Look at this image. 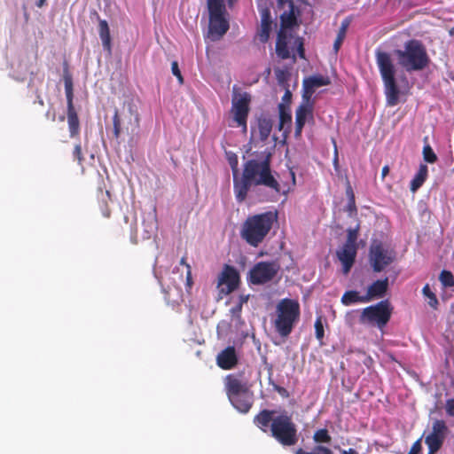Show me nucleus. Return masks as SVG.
Returning a JSON list of instances; mask_svg holds the SVG:
<instances>
[{"label":"nucleus","instance_id":"f257e3e1","mask_svg":"<svg viewBox=\"0 0 454 454\" xmlns=\"http://www.w3.org/2000/svg\"><path fill=\"white\" fill-rule=\"evenodd\" d=\"M271 153L264 151L256 158L244 164L242 176L235 180L234 193L237 200L242 202L252 185H263L277 193L281 191L280 184L270 168Z\"/></svg>","mask_w":454,"mask_h":454},{"label":"nucleus","instance_id":"f03ea898","mask_svg":"<svg viewBox=\"0 0 454 454\" xmlns=\"http://www.w3.org/2000/svg\"><path fill=\"white\" fill-rule=\"evenodd\" d=\"M277 10L279 12L281 28L278 32L276 52L281 59L295 58L298 53L304 58L301 39L294 35L292 28L297 25L298 9L293 0H277Z\"/></svg>","mask_w":454,"mask_h":454},{"label":"nucleus","instance_id":"7ed1b4c3","mask_svg":"<svg viewBox=\"0 0 454 454\" xmlns=\"http://www.w3.org/2000/svg\"><path fill=\"white\" fill-rule=\"evenodd\" d=\"M301 310L297 300L285 298L280 300L274 312L270 315V322L275 331L283 338L293 332L300 320Z\"/></svg>","mask_w":454,"mask_h":454},{"label":"nucleus","instance_id":"20e7f679","mask_svg":"<svg viewBox=\"0 0 454 454\" xmlns=\"http://www.w3.org/2000/svg\"><path fill=\"white\" fill-rule=\"evenodd\" d=\"M398 65L406 72H417L425 69L429 64V57L425 46L418 40H410L403 49L394 51Z\"/></svg>","mask_w":454,"mask_h":454},{"label":"nucleus","instance_id":"39448f33","mask_svg":"<svg viewBox=\"0 0 454 454\" xmlns=\"http://www.w3.org/2000/svg\"><path fill=\"white\" fill-rule=\"evenodd\" d=\"M375 57L384 83L387 103L388 106H394L398 103L399 98V90L395 79L396 73L395 59L390 53L381 51H377Z\"/></svg>","mask_w":454,"mask_h":454},{"label":"nucleus","instance_id":"423d86ee","mask_svg":"<svg viewBox=\"0 0 454 454\" xmlns=\"http://www.w3.org/2000/svg\"><path fill=\"white\" fill-rule=\"evenodd\" d=\"M276 220L277 214L274 212H266L249 217L244 223L242 238L250 245L257 247L268 234Z\"/></svg>","mask_w":454,"mask_h":454},{"label":"nucleus","instance_id":"0eeeda50","mask_svg":"<svg viewBox=\"0 0 454 454\" xmlns=\"http://www.w3.org/2000/svg\"><path fill=\"white\" fill-rule=\"evenodd\" d=\"M271 435L285 446L297 443V429L291 417L286 414L275 416L270 424Z\"/></svg>","mask_w":454,"mask_h":454},{"label":"nucleus","instance_id":"6e6552de","mask_svg":"<svg viewBox=\"0 0 454 454\" xmlns=\"http://www.w3.org/2000/svg\"><path fill=\"white\" fill-rule=\"evenodd\" d=\"M251 96L240 91L236 86L232 89L231 110L233 126L241 127L247 131V120L249 113Z\"/></svg>","mask_w":454,"mask_h":454},{"label":"nucleus","instance_id":"1a4fd4ad","mask_svg":"<svg viewBox=\"0 0 454 454\" xmlns=\"http://www.w3.org/2000/svg\"><path fill=\"white\" fill-rule=\"evenodd\" d=\"M392 313V307L388 301H381L375 305L363 309L360 322L364 325H376L379 328L384 327L388 322Z\"/></svg>","mask_w":454,"mask_h":454},{"label":"nucleus","instance_id":"9d476101","mask_svg":"<svg viewBox=\"0 0 454 454\" xmlns=\"http://www.w3.org/2000/svg\"><path fill=\"white\" fill-rule=\"evenodd\" d=\"M279 270L276 262H258L249 272V278L253 284H263L270 281Z\"/></svg>","mask_w":454,"mask_h":454},{"label":"nucleus","instance_id":"9b49d317","mask_svg":"<svg viewBox=\"0 0 454 454\" xmlns=\"http://www.w3.org/2000/svg\"><path fill=\"white\" fill-rule=\"evenodd\" d=\"M314 102L312 99L302 97L301 103L295 112V131L296 137H300L302 129L306 123H311L314 121L313 115Z\"/></svg>","mask_w":454,"mask_h":454},{"label":"nucleus","instance_id":"f8f14e48","mask_svg":"<svg viewBox=\"0 0 454 454\" xmlns=\"http://www.w3.org/2000/svg\"><path fill=\"white\" fill-rule=\"evenodd\" d=\"M393 252L385 249L381 244L373 243L370 250V262L375 271H381L386 266L392 262Z\"/></svg>","mask_w":454,"mask_h":454},{"label":"nucleus","instance_id":"ddd939ff","mask_svg":"<svg viewBox=\"0 0 454 454\" xmlns=\"http://www.w3.org/2000/svg\"><path fill=\"white\" fill-rule=\"evenodd\" d=\"M225 388L228 397L233 399L235 395H245L247 397L248 395L253 394L248 380L240 375H228L225 378Z\"/></svg>","mask_w":454,"mask_h":454},{"label":"nucleus","instance_id":"4468645a","mask_svg":"<svg viewBox=\"0 0 454 454\" xmlns=\"http://www.w3.org/2000/svg\"><path fill=\"white\" fill-rule=\"evenodd\" d=\"M239 282L237 270L230 266H225L218 278V288L222 294H228L234 291Z\"/></svg>","mask_w":454,"mask_h":454},{"label":"nucleus","instance_id":"2eb2a0df","mask_svg":"<svg viewBox=\"0 0 454 454\" xmlns=\"http://www.w3.org/2000/svg\"><path fill=\"white\" fill-rule=\"evenodd\" d=\"M228 29L227 15L209 16L208 36L212 41L219 40Z\"/></svg>","mask_w":454,"mask_h":454},{"label":"nucleus","instance_id":"dca6fc26","mask_svg":"<svg viewBox=\"0 0 454 454\" xmlns=\"http://www.w3.org/2000/svg\"><path fill=\"white\" fill-rule=\"evenodd\" d=\"M356 255V245L344 244L343 247L337 251V256L342 264L344 274H348L355 262Z\"/></svg>","mask_w":454,"mask_h":454},{"label":"nucleus","instance_id":"f3484780","mask_svg":"<svg viewBox=\"0 0 454 454\" xmlns=\"http://www.w3.org/2000/svg\"><path fill=\"white\" fill-rule=\"evenodd\" d=\"M329 82V78L322 75H313L304 79L302 97L311 99L317 88L327 85Z\"/></svg>","mask_w":454,"mask_h":454},{"label":"nucleus","instance_id":"a211bd4d","mask_svg":"<svg viewBox=\"0 0 454 454\" xmlns=\"http://www.w3.org/2000/svg\"><path fill=\"white\" fill-rule=\"evenodd\" d=\"M238 358L234 347H227L220 352L216 357V362L219 367L229 370L235 366Z\"/></svg>","mask_w":454,"mask_h":454},{"label":"nucleus","instance_id":"6ab92c4d","mask_svg":"<svg viewBox=\"0 0 454 454\" xmlns=\"http://www.w3.org/2000/svg\"><path fill=\"white\" fill-rule=\"evenodd\" d=\"M271 31V19L270 11L268 9L261 10V27L258 33V36L261 42L265 43L270 37Z\"/></svg>","mask_w":454,"mask_h":454},{"label":"nucleus","instance_id":"aec40b11","mask_svg":"<svg viewBox=\"0 0 454 454\" xmlns=\"http://www.w3.org/2000/svg\"><path fill=\"white\" fill-rule=\"evenodd\" d=\"M388 286V279L385 278L383 280H377L374 283H372L367 290V293L364 294L365 297L368 299V302L372 301L375 298H380L382 297Z\"/></svg>","mask_w":454,"mask_h":454},{"label":"nucleus","instance_id":"412c9836","mask_svg":"<svg viewBox=\"0 0 454 454\" xmlns=\"http://www.w3.org/2000/svg\"><path fill=\"white\" fill-rule=\"evenodd\" d=\"M233 407L239 412L247 413L250 410L253 404V394L248 395L247 397L245 395H235V398L228 397Z\"/></svg>","mask_w":454,"mask_h":454},{"label":"nucleus","instance_id":"4be33fe9","mask_svg":"<svg viewBox=\"0 0 454 454\" xmlns=\"http://www.w3.org/2000/svg\"><path fill=\"white\" fill-rule=\"evenodd\" d=\"M366 302H368V299L365 297V295H360L357 291H347L341 297V303L345 306Z\"/></svg>","mask_w":454,"mask_h":454},{"label":"nucleus","instance_id":"5701e85b","mask_svg":"<svg viewBox=\"0 0 454 454\" xmlns=\"http://www.w3.org/2000/svg\"><path fill=\"white\" fill-rule=\"evenodd\" d=\"M428 168L425 164H421L418 172L411 182V191L415 192L419 187L422 186L427 177Z\"/></svg>","mask_w":454,"mask_h":454},{"label":"nucleus","instance_id":"b1692460","mask_svg":"<svg viewBox=\"0 0 454 454\" xmlns=\"http://www.w3.org/2000/svg\"><path fill=\"white\" fill-rule=\"evenodd\" d=\"M209 16L227 15L225 0H207Z\"/></svg>","mask_w":454,"mask_h":454},{"label":"nucleus","instance_id":"393cba45","mask_svg":"<svg viewBox=\"0 0 454 454\" xmlns=\"http://www.w3.org/2000/svg\"><path fill=\"white\" fill-rule=\"evenodd\" d=\"M274 411L264 410L254 418V423L264 432L267 431L270 423L272 424Z\"/></svg>","mask_w":454,"mask_h":454},{"label":"nucleus","instance_id":"a878e982","mask_svg":"<svg viewBox=\"0 0 454 454\" xmlns=\"http://www.w3.org/2000/svg\"><path fill=\"white\" fill-rule=\"evenodd\" d=\"M99 36L102 41L103 47L111 50V36L108 24L106 20H99Z\"/></svg>","mask_w":454,"mask_h":454},{"label":"nucleus","instance_id":"bb28decb","mask_svg":"<svg viewBox=\"0 0 454 454\" xmlns=\"http://www.w3.org/2000/svg\"><path fill=\"white\" fill-rule=\"evenodd\" d=\"M67 122L70 135L74 137L79 131V120L74 109H67Z\"/></svg>","mask_w":454,"mask_h":454},{"label":"nucleus","instance_id":"cd10ccee","mask_svg":"<svg viewBox=\"0 0 454 454\" xmlns=\"http://www.w3.org/2000/svg\"><path fill=\"white\" fill-rule=\"evenodd\" d=\"M425 442L429 448V453L433 454L441 448L443 442V438L430 433L426 437Z\"/></svg>","mask_w":454,"mask_h":454},{"label":"nucleus","instance_id":"c85d7f7f","mask_svg":"<svg viewBox=\"0 0 454 454\" xmlns=\"http://www.w3.org/2000/svg\"><path fill=\"white\" fill-rule=\"evenodd\" d=\"M272 129L271 121L269 119L262 118L258 121V131L262 140H266Z\"/></svg>","mask_w":454,"mask_h":454},{"label":"nucleus","instance_id":"c756f323","mask_svg":"<svg viewBox=\"0 0 454 454\" xmlns=\"http://www.w3.org/2000/svg\"><path fill=\"white\" fill-rule=\"evenodd\" d=\"M348 25H349V21L348 20H344L342 22H341V25L339 28V32H338V35H337V37H336V40L334 42V44H333V50L336 52H338L345 36H346V34H347V30H348Z\"/></svg>","mask_w":454,"mask_h":454},{"label":"nucleus","instance_id":"7c9ffc66","mask_svg":"<svg viewBox=\"0 0 454 454\" xmlns=\"http://www.w3.org/2000/svg\"><path fill=\"white\" fill-rule=\"evenodd\" d=\"M279 129L282 130L286 124H290L292 121V116L289 112L286 111L285 106L279 104Z\"/></svg>","mask_w":454,"mask_h":454},{"label":"nucleus","instance_id":"2f4dec72","mask_svg":"<svg viewBox=\"0 0 454 454\" xmlns=\"http://www.w3.org/2000/svg\"><path fill=\"white\" fill-rule=\"evenodd\" d=\"M422 293H423L424 296L428 300L427 301L428 305L430 307H432L433 309H436L437 305H438V300H437L435 294L431 291L428 284H427L423 287Z\"/></svg>","mask_w":454,"mask_h":454},{"label":"nucleus","instance_id":"473e14b6","mask_svg":"<svg viewBox=\"0 0 454 454\" xmlns=\"http://www.w3.org/2000/svg\"><path fill=\"white\" fill-rule=\"evenodd\" d=\"M446 430H447V427H446L444 421H442V420H435L433 423V427H432L431 434L444 438V434H445Z\"/></svg>","mask_w":454,"mask_h":454},{"label":"nucleus","instance_id":"72a5a7b5","mask_svg":"<svg viewBox=\"0 0 454 454\" xmlns=\"http://www.w3.org/2000/svg\"><path fill=\"white\" fill-rule=\"evenodd\" d=\"M440 281L445 287H451L454 286V277L451 272L442 270L440 274Z\"/></svg>","mask_w":454,"mask_h":454},{"label":"nucleus","instance_id":"f704fd0d","mask_svg":"<svg viewBox=\"0 0 454 454\" xmlns=\"http://www.w3.org/2000/svg\"><path fill=\"white\" fill-rule=\"evenodd\" d=\"M423 158L428 163H434L437 160L436 154L428 144L423 147Z\"/></svg>","mask_w":454,"mask_h":454},{"label":"nucleus","instance_id":"c9c22d12","mask_svg":"<svg viewBox=\"0 0 454 454\" xmlns=\"http://www.w3.org/2000/svg\"><path fill=\"white\" fill-rule=\"evenodd\" d=\"M229 164L231 168L232 174H233V183L235 184V180H239V168H238V157L236 154L229 155L228 157Z\"/></svg>","mask_w":454,"mask_h":454},{"label":"nucleus","instance_id":"e433bc0d","mask_svg":"<svg viewBox=\"0 0 454 454\" xmlns=\"http://www.w3.org/2000/svg\"><path fill=\"white\" fill-rule=\"evenodd\" d=\"M295 454H333L332 450L324 446H317L312 451L307 452L302 449L297 450Z\"/></svg>","mask_w":454,"mask_h":454},{"label":"nucleus","instance_id":"4c0bfd02","mask_svg":"<svg viewBox=\"0 0 454 454\" xmlns=\"http://www.w3.org/2000/svg\"><path fill=\"white\" fill-rule=\"evenodd\" d=\"M314 440L317 442H329L331 440L330 435L328 434L327 430L320 429L317 430L314 434Z\"/></svg>","mask_w":454,"mask_h":454},{"label":"nucleus","instance_id":"58836bf2","mask_svg":"<svg viewBox=\"0 0 454 454\" xmlns=\"http://www.w3.org/2000/svg\"><path fill=\"white\" fill-rule=\"evenodd\" d=\"M241 309H242V301L239 300L230 309V312L231 314L232 319H236L237 321H239Z\"/></svg>","mask_w":454,"mask_h":454},{"label":"nucleus","instance_id":"ea45409f","mask_svg":"<svg viewBox=\"0 0 454 454\" xmlns=\"http://www.w3.org/2000/svg\"><path fill=\"white\" fill-rule=\"evenodd\" d=\"M357 234H358V226L356 227L355 229H348V239H347V241L345 244L356 245V241L357 239Z\"/></svg>","mask_w":454,"mask_h":454},{"label":"nucleus","instance_id":"a19ab883","mask_svg":"<svg viewBox=\"0 0 454 454\" xmlns=\"http://www.w3.org/2000/svg\"><path fill=\"white\" fill-rule=\"evenodd\" d=\"M316 337L317 340H322L324 337V326L320 317L315 322Z\"/></svg>","mask_w":454,"mask_h":454},{"label":"nucleus","instance_id":"79ce46f5","mask_svg":"<svg viewBox=\"0 0 454 454\" xmlns=\"http://www.w3.org/2000/svg\"><path fill=\"white\" fill-rule=\"evenodd\" d=\"M113 122H114V133L116 137H119L121 132V122L119 119L118 113L115 112L114 117H113Z\"/></svg>","mask_w":454,"mask_h":454},{"label":"nucleus","instance_id":"37998d69","mask_svg":"<svg viewBox=\"0 0 454 454\" xmlns=\"http://www.w3.org/2000/svg\"><path fill=\"white\" fill-rule=\"evenodd\" d=\"M171 70H172L173 74L178 79L179 83L182 84L184 82V79H183V76L181 74V72L179 70L178 64L176 61L172 62Z\"/></svg>","mask_w":454,"mask_h":454},{"label":"nucleus","instance_id":"c03bdc74","mask_svg":"<svg viewBox=\"0 0 454 454\" xmlns=\"http://www.w3.org/2000/svg\"><path fill=\"white\" fill-rule=\"evenodd\" d=\"M180 264L184 266L185 269H186V282H187V286H192V271H191V267H190L189 264H187L185 262L184 258L181 259Z\"/></svg>","mask_w":454,"mask_h":454},{"label":"nucleus","instance_id":"a18cd8bd","mask_svg":"<svg viewBox=\"0 0 454 454\" xmlns=\"http://www.w3.org/2000/svg\"><path fill=\"white\" fill-rule=\"evenodd\" d=\"M347 194L349 197V201L348 204V210L350 213H352L356 209V207H355L354 194H353V192L350 187L348 188Z\"/></svg>","mask_w":454,"mask_h":454},{"label":"nucleus","instance_id":"49530a36","mask_svg":"<svg viewBox=\"0 0 454 454\" xmlns=\"http://www.w3.org/2000/svg\"><path fill=\"white\" fill-rule=\"evenodd\" d=\"M445 410L448 415L454 417V397L447 400Z\"/></svg>","mask_w":454,"mask_h":454},{"label":"nucleus","instance_id":"de8ad7c7","mask_svg":"<svg viewBox=\"0 0 454 454\" xmlns=\"http://www.w3.org/2000/svg\"><path fill=\"white\" fill-rule=\"evenodd\" d=\"M421 450V444L419 440L415 442L408 454H419Z\"/></svg>","mask_w":454,"mask_h":454},{"label":"nucleus","instance_id":"09e8293b","mask_svg":"<svg viewBox=\"0 0 454 454\" xmlns=\"http://www.w3.org/2000/svg\"><path fill=\"white\" fill-rule=\"evenodd\" d=\"M66 96H67V109H74V105H73V97H74L73 90L67 91Z\"/></svg>","mask_w":454,"mask_h":454},{"label":"nucleus","instance_id":"8fccbe9b","mask_svg":"<svg viewBox=\"0 0 454 454\" xmlns=\"http://www.w3.org/2000/svg\"><path fill=\"white\" fill-rule=\"evenodd\" d=\"M291 98H292L291 91L288 89H286L285 94L282 98L283 102L281 104H283V106H285V104H289L291 101Z\"/></svg>","mask_w":454,"mask_h":454},{"label":"nucleus","instance_id":"3c124183","mask_svg":"<svg viewBox=\"0 0 454 454\" xmlns=\"http://www.w3.org/2000/svg\"><path fill=\"white\" fill-rule=\"evenodd\" d=\"M74 158L77 159V160L79 162L82 161V149H81V145H75L74 149Z\"/></svg>","mask_w":454,"mask_h":454},{"label":"nucleus","instance_id":"603ef678","mask_svg":"<svg viewBox=\"0 0 454 454\" xmlns=\"http://www.w3.org/2000/svg\"><path fill=\"white\" fill-rule=\"evenodd\" d=\"M65 90L66 92L73 90V82L70 77L65 78Z\"/></svg>","mask_w":454,"mask_h":454},{"label":"nucleus","instance_id":"864d4df0","mask_svg":"<svg viewBox=\"0 0 454 454\" xmlns=\"http://www.w3.org/2000/svg\"><path fill=\"white\" fill-rule=\"evenodd\" d=\"M389 172V168L388 166H384L382 168V170H381V176H382V178H384Z\"/></svg>","mask_w":454,"mask_h":454},{"label":"nucleus","instance_id":"5fc2aeb1","mask_svg":"<svg viewBox=\"0 0 454 454\" xmlns=\"http://www.w3.org/2000/svg\"><path fill=\"white\" fill-rule=\"evenodd\" d=\"M283 76H284V73L282 71H278L277 72V77H278V80L279 81L280 83L284 82Z\"/></svg>","mask_w":454,"mask_h":454},{"label":"nucleus","instance_id":"6e6d98bb","mask_svg":"<svg viewBox=\"0 0 454 454\" xmlns=\"http://www.w3.org/2000/svg\"><path fill=\"white\" fill-rule=\"evenodd\" d=\"M341 454H358L354 449H348V450H342Z\"/></svg>","mask_w":454,"mask_h":454},{"label":"nucleus","instance_id":"4d7b16f0","mask_svg":"<svg viewBox=\"0 0 454 454\" xmlns=\"http://www.w3.org/2000/svg\"><path fill=\"white\" fill-rule=\"evenodd\" d=\"M47 0H37L35 5L39 8L43 7Z\"/></svg>","mask_w":454,"mask_h":454},{"label":"nucleus","instance_id":"13d9d810","mask_svg":"<svg viewBox=\"0 0 454 454\" xmlns=\"http://www.w3.org/2000/svg\"><path fill=\"white\" fill-rule=\"evenodd\" d=\"M134 118H135L136 125L137 126L139 123V116L137 113L134 114Z\"/></svg>","mask_w":454,"mask_h":454},{"label":"nucleus","instance_id":"bf43d9fd","mask_svg":"<svg viewBox=\"0 0 454 454\" xmlns=\"http://www.w3.org/2000/svg\"><path fill=\"white\" fill-rule=\"evenodd\" d=\"M238 0H227L229 7H231Z\"/></svg>","mask_w":454,"mask_h":454},{"label":"nucleus","instance_id":"052dcab7","mask_svg":"<svg viewBox=\"0 0 454 454\" xmlns=\"http://www.w3.org/2000/svg\"><path fill=\"white\" fill-rule=\"evenodd\" d=\"M290 175L292 176V180H293V183L294 184L295 183V176H294V172H290Z\"/></svg>","mask_w":454,"mask_h":454}]
</instances>
